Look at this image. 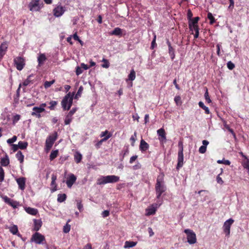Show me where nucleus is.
Here are the masks:
<instances>
[{"instance_id":"f257e3e1","label":"nucleus","mask_w":249,"mask_h":249,"mask_svg":"<svg viewBox=\"0 0 249 249\" xmlns=\"http://www.w3.org/2000/svg\"><path fill=\"white\" fill-rule=\"evenodd\" d=\"M164 174L161 173L159 175L157 178L155 184V191L156 198L158 200L157 201V203L156 204V207L160 206L161 204L162 200H160V197L162 194L165 192L166 190V187L164 182Z\"/></svg>"},{"instance_id":"f03ea898","label":"nucleus","mask_w":249,"mask_h":249,"mask_svg":"<svg viewBox=\"0 0 249 249\" xmlns=\"http://www.w3.org/2000/svg\"><path fill=\"white\" fill-rule=\"evenodd\" d=\"M119 180V177L115 175H108L101 176L97 180V184L102 185L107 183H113L117 182Z\"/></svg>"},{"instance_id":"7ed1b4c3","label":"nucleus","mask_w":249,"mask_h":249,"mask_svg":"<svg viewBox=\"0 0 249 249\" xmlns=\"http://www.w3.org/2000/svg\"><path fill=\"white\" fill-rule=\"evenodd\" d=\"M74 93L69 92L61 101L62 107L64 110H68L72 106Z\"/></svg>"},{"instance_id":"20e7f679","label":"nucleus","mask_w":249,"mask_h":249,"mask_svg":"<svg viewBox=\"0 0 249 249\" xmlns=\"http://www.w3.org/2000/svg\"><path fill=\"white\" fill-rule=\"evenodd\" d=\"M179 150L178 152V164L177 166V169L178 170L179 168L182 167L183 165V143L182 142L180 141L178 144Z\"/></svg>"},{"instance_id":"39448f33","label":"nucleus","mask_w":249,"mask_h":249,"mask_svg":"<svg viewBox=\"0 0 249 249\" xmlns=\"http://www.w3.org/2000/svg\"><path fill=\"white\" fill-rule=\"evenodd\" d=\"M184 232L186 234L187 242L190 244H194L196 242V234L193 231L188 229H185Z\"/></svg>"},{"instance_id":"423d86ee","label":"nucleus","mask_w":249,"mask_h":249,"mask_svg":"<svg viewBox=\"0 0 249 249\" xmlns=\"http://www.w3.org/2000/svg\"><path fill=\"white\" fill-rule=\"evenodd\" d=\"M14 63L16 67V68L18 71H21L25 65V59L22 56H18L14 58Z\"/></svg>"},{"instance_id":"0eeeda50","label":"nucleus","mask_w":249,"mask_h":249,"mask_svg":"<svg viewBox=\"0 0 249 249\" xmlns=\"http://www.w3.org/2000/svg\"><path fill=\"white\" fill-rule=\"evenodd\" d=\"M29 7L31 11H38L41 8V4L39 0H32L29 4Z\"/></svg>"},{"instance_id":"6e6552de","label":"nucleus","mask_w":249,"mask_h":249,"mask_svg":"<svg viewBox=\"0 0 249 249\" xmlns=\"http://www.w3.org/2000/svg\"><path fill=\"white\" fill-rule=\"evenodd\" d=\"M233 222L234 220L232 218H230L226 220L224 223L223 226V231L227 236H229L230 234L231 227Z\"/></svg>"},{"instance_id":"1a4fd4ad","label":"nucleus","mask_w":249,"mask_h":249,"mask_svg":"<svg viewBox=\"0 0 249 249\" xmlns=\"http://www.w3.org/2000/svg\"><path fill=\"white\" fill-rule=\"evenodd\" d=\"M66 11V7L58 5L53 9V14L55 17H60L63 15Z\"/></svg>"},{"instance_id":"9d476101","label":"nucleus","mask_w":249,"mask_h":249,"mask_svg":"<svg viewBox=\"0 0 249 249\" xmlns=\"http://www.w3.org/2000/svg\"><path fill=\"white\" fill-rule=\"evenodd\" d=\"M2 198L6 203L11 206L14 209L17 208L18 207L20 206V204L19 202L11 199V198H9L7 196H3L2 197Z\"/></svg>"},{"instance_id":"9b49d317","label":"nucleus","mask_w":249,"mask_h":249,"mask_svg":"<svg viewBox=\"0 0 249 249\" xmlns=\"http://www.w3.org/2000/svg\"><path fill=\"white\" fill-rule=\"evenodd\" d=\"M31 240L36 244H40L45 240V238L42 234L36 232L32 235Z\"/></svg>"},{"instance_id":"f8f14e48","label":"nucleus","mask_w":249,"mask_h":249,"mask_svg":"<svg viewBox=\"0 0 249 249\" xmlns=\"http://www.w3.org/2000/svg\"><path fill=\"white\" fill-rule=\"evenodd\" d=\"M76 110L77 108H73L70 111L65 117L64 121L65 124L68 125L71 123L72 119V116Z\"/></svg>"},{"instance_id":"ddd939ff","label":"nucleus","mask_w":249,"mask_h":249,"mask_svg":"<svg viewBox=\"0 0 249 249\" xmlns=\"http://www.w3.org/2000/svg\"><path fill=\"white\" fill-rule=\"evenodd\" d=\"M157 134L159 136V139L160 143H164L166 142V132L163 128H161L157 130Z\"/></svg>"},{"instance_id":"4468645a","label":"nucleus","mask_w":249,"mask_h":249,"mask_svg":"<svg viewBox=\"0 0 249 249\" xmlns=\"http://www.w3.org/2000/svg\"><path fill=\"white\" fill-rule=\"evenodd\" d=\"M136 77V72L135 71L132 69L130 73L128 75L127 79H125V81L127 82L128 87H131L133 85L132 81H133Z\"/></svg>"},{"instance_id":"2eb2a0df","label":"nucleus","mask_w":249,"mask_h":249,"mask_svg":"<svg viewBox=\"0 0 249 249\" xmlns=\"http://www.w3.org/2000/svg\"><path fill=\"white\" fill-rule=\"evenodd\" d=\"M57 138V133L56 132H54L52 135H50L46 139L45 144L53 145L54 142Z\"/></svg>"},{"instance_id":"dca6fc26","label":"nucleus","mask_w":249,"mask_h":249,"mask_svg":"<svg viewBox=\"0 0 249 249\" xmlns=\"http://www.w3.org/2000/svg\"><path fill=\"white\" fill-rule=\"evenodd\" d=\"M33 111L31 113L32 115L39 118L41 117L40 113L44 111L45 109L43 107H33Z\"/></svg>"},{"instance_id":"f3484780","label":"nucleus","mask_w":249,"mask_h":249,"mask_svg":"<svg viewBox=\"0 0 249 249\" xmlns=\"http://www.w3.org/2000/svg\"><path fill=\"white\" fill-rule=\"evenodd\" d=\"M16 181L18 184V188L24 190L25 188L26 178L24 177H20L16 179Z\"/></svg>"},{"instance_id":"a211bd4d","label":"nucleus","mask_w":249,"mask_h":249,"mask_svg":"<svg viewBox=\"0 0 249 249\" xmlns=\"http://www.w3.org/2000/svg\"><path fill=\"white\" fill-rule=\"evenodd\" d=\"M76 180V177L72 174L69 176L68 179L66 181V184L69 188H71L73 183Z\"/></svg>"},{"instance_id":"6ab92c4d","label":"nucleus","mask_w":249,"mask_h":249,"mask_svg":"<svg viewBox=\"0 0 249 249\" xmlns=\"http://www.w3.org/2000/svg\"><path fill=\"white\" fill-rule=\"evenodd\" d=\"M199 20V18L196 17L194 18L191 19V20H189V28L190 30L193 31V26L195 25H198V21Z\"/></svg>"},{"instance_id":"aec40b11","label":"nucleus","mask_w":249,"mask_h":249,"mask_svg":"<svg viewBox=\"0 0 249 249\" xmlns=\"http://www.w3.org/2000/svg\"><path fill=\"white\" fill-rule=\"evenodd\" d=\"M149 147V144L143 139L141 140L140 145V149L142 152H145Z\"/></svg>"},{"instance_id":"412c9836","label":"nucleus","mask_w":249,"mask_h":249,"mask_svg":"<svg viewBox=\"0 0 249 249\" xmlns=\"http://www.w3.org/2000/svg\"><path fill=\"white\" fill-rule=\"evenodd\" d=\"M167 44L168 46L169 55L171 57V59L173 60L175 57V50L172 47L171 44L168 40L167 41Z\"/></svg>"},{"instance_id":"4be33fe9","label":"nucleus","mask_w":249,"mask_h":249,"mask_svg":"<svg viewBox=\"0 0 249 249\" xmlns=\"http://www.w3.org/2000/svg\"><path fill=\"white\" fill-rule=\"evenodd\" d=\"M111 136H112V134L110 133H109L107 130H106L105 131L102 132L100 134V136L101 137H105L100 141V142L106 141L109 138H110L111 137Z\"/></svg>"},{"instance_id":"5701e85b","label":"nucleus","mask_w":249,"mask_h":249,"mask_svg":"<svg viewBox=\"0 0 249 249\" xmlns=\"http://www.w3.org/2000/svg\"><path fill=\"white\" fill-rule=\"evenodd\" d=\"M209 142L207 140H203L202 141L203 145L201 146L198 150L200 153L204 154L206 152L207 149V145H208Z\"/></svg>"},{"instance_id":"b1692460","label":"nucleus","mask_w":249,"mask_h":249,"mask_svg":"<svg viewBox=\"0 0 249 249\" xmlns=\"http://www.w3.org/2000/svg\"><path fill=\"white\" fill-rule=\"evenodd\" d=\"M47 58L44 53H41L37 57V61L38 63V66H42L46 60Z\"/></svg>"},{"instance_id":"393cba45","label":"nucleus","mask_w":249,"mask_h":249,"mask_svg":"<svg viewBox=\"0 0 249 249\" xmlns=\"http://www.w3.org/2000/svg\"><path fill=\"white\" fill-rule=\"evenodd\" d=\"M25 210L28 213L33 215H36L37 213V210L36 209L31 207H26Z\"/></svg>"},{"instance_id":"a878e982","label":"nucleus","mask_w":249,"mask_h":249,"mask_svg":"<svg viewBox=\"0 0 249 249\" xmlns=\"http://www.w3.org/2000/svg\"><path fill=\"white\" fill-rule=\"evenodd\" d=\"M0 164L3 166H6L9 164V159L7 155L1 159Z\"/></svg>"},{"instance_id":"bb28decb","label":"nucleus","mask_w":249,"mask_h":249,"mask_svg":"<svg viewBox=\"0 0 249 249\" xmlns=\"http://www.w3.org/2000/svg\"><path fill=\"white\" fill-rule=\"evenodd\" d=\"M82 156L79 152H76L74 155V159L77 163H79L82 160Z\"/></svg>"},{"instance_id":"cd10ccee","label":"nucleus","mask_w":249,"mask_h":249,"mask_svg":"<svg viewBox=\"0 0 249 249\" xmlns=\"http://www.w3.org/2000/svg\"><path fill=\"white\" fill-rule=\"evenodd\" d=\"M156 211V208L155 207H150L146 209V215H153L155 213Z\"/></svg>"},{"instance_id":"c85d7f7f","label":"nucleus","mask_w":249,"mask_h":249,"mask_svg":"<svg viewBox=\"0 0 249 249\" xmlns=\"http://www.w3.org/2000/svg\"><path fill=\"white\" fill-rule=\"evenodd\" d=\"M41 226V222L36 220H34V230L35 231H37L39 230Z\"/></svg>"},{"instance_id":"c756f323","label":"nucleus","mask_w":249,"mask_h":249,"mask_svg":"<svg viewBox=\"0 0 249 249\" xmlns=\"http://www.w3.org/2000/svg\"><path fill=\"white\" fill-rule=\"evenodd\" d=\"M16 157L20 163H22L23 162L24 156L20 151L17 152L16 155Z\"/></svg>"},{"instance_id":"7c9ffc66","label":"nucleus","mask_w":249,"mask_h":249,"mask_svg":"<svg viewBox=\"0 0 249 249\" xmlns=\"http://www.w3.org/2000/svg\"><path fill=\"white\" fill-rule=\"evenodd\" d=\"M112 35H115V36H120L122 34V30L118 28H115L110 33Z\"/></svg>"},{"instance_id":"2f4dec72","label":"nucleus","mask_w":249,"mask_h":249,"mask_svg":"<svg viewBox=\"0 0 249 249\" xmlns=\"http://www.w3.org/2000/svg\"><path fill=\"white\" fill-rule=\"evenodd\" d=\"M198 105L200 107L202 108V109H203L205 110V112L206 114H209L210 113L209 108L208 107H207L206 106H205L202 102L200 101L198 103Z\"/></svg>"},{"instance_id":"473e14b6","label":"nucleus","mask_w":249,"mask_h":249,"mask_svg":"<svg viewBox=\"0 0 249 249\" xmlns=\"http://www.w3.org/2000/svg\"><path fill=\"white\" fill-rule=\"evenodd\" d=\"M58 154V150L52 151L50 155V160H53L55 158L57 157Z\"/></svg>"},{"instance_id":"72a5a7b5","label":"nucleus","mask_w":249,"mask_h":249,"mask_svg":"<svg viewBox=\"0 0 249 249\" xmlns=\"http://www.w3.org/2000/svg\"><path fill=\"white\" fill-rule=\"evenodd\" d=\"M242 165L244 168L248 169L249 171V159L246 157V159H244L242 161Z\"/></svg>"},{"instance_id":"f704fd0d","label":"nucleus","mask_w":249,"mask_h":249,"mask_svg":"<svg viewBox=\"0 0 249 249\" xmlns=\"http://www.w3.org/2000/svg\"><path fill=\"white\" fill-rule=\"evenodd\" d=\"M207 18L210 20V24L213 25L215 22V19L213 16V14L208 12L207 15Z\"/></svg>"},{"instance_id":"c9c22d12","label":"nucleus","mask_w":249,"mask_h":249,"mask_svg":"<svg viewBox=\"0 0 249 249\" xmlns=\"http://www.w3.org/2000/svg\"><path fill=\"white\" fill-rule=\"evenodd\" d=\"M205 92L204 94L205 99L208 103H211L212 102V100H211L210 97L209 95L208 89L206 87L205 88Z\"/></svg>"},{"instance_id":"e433bc0d","label":"nucleus","mask_w":249,"mask_h":249,"mask_svg":"<svg viewBox=\"0 0 249 249\" xmlns=\"http://www.w3.org/2000/svg\"><path fill=\"white\" fill-rule=\"evenodd\" d=\"M19 148L21 149H25L28 146L27 142L20 141L18 143Z\"/></svg>"},{"instance_id":"4c0bfd02","label":"nucleus","mask_w":249,"mask_h":249,"mask_svg":"<svg viewBox=\"0 0 249 249\" xmlns=\"http://www.w3.org/2000/svg\"><path fill=\"white\" fill-rule=\"evenodd\" d=\"M137 244V242L127 241H125V248H132L136 246Z\"/></svg>"},{"instance_id":"58836bf2","label":"nucleus","mask_w":249,"mask_h":249,"mask_svg":"<svg viewBox=\"0 0 249 249\" xmlns=\"http://www.w3.org/2000/svg\"><path fill=\"white\" fill-rule=\"evenodd\" d=\"M66 199V195L65 194H58L57 197V201L59 202H62L64 201Z\"/></svg>"},{"instance_id":"ea45409f","label":"nucleus","mask_w":249,"mask_h":249,"mask_svg":"<svg viewBox=\"0 0 249 249\" xmlns=\"http://www.w3.org/2000/svg\"><path fill=\"white\" fill-rule=\"evenodd\" d=\"M102 62H103V64L101 65V66L104 68H109V61L105 59V58H103L102 60Z\"/></svg>"},{"instance_id":"a19ab883","label":"nucleus","mask_w":249,"mask_h":249,"mask_svg":"<svg viewBox=\"0 0 249 249\" xmlns=\"http://www.w3.org/2000/svg\"><path fill=\"white\" fill-rule=\"evenodd\" d=\"M83 91V87L81 86L79 88L78 91L74 97V98L78 99L79 97H80L81 95V94H82Z\"/></svg>"},{"instance_id":"79ce46f5","label":"nucleus","mask_w":249,"mask_h":249,"mask_svg":"<svg viewBox=\"0 0 249 249\" xmlns=\"http://www.w3.org/2000/svg\"><path fill=\"white\" fill-rule=\"evenodd\" d=\"M223 173V169H221V172L216 177V181L217 182L218 184H220L221 185L223 184L224 183L223 180H222V178L220 177V176Z\"/></svg>"},{"instance_id":"37998d69","label":"nucleus","mask_w":249,"mask_h":249,"mask_svg":"<svg viewBox=\"0 0 249 249\" xmlns=\"http://www.w3.org/2000/svg\"><path fill=\"white\" fill-rule=\"evenodd\" d=\"M7 48H8L7 44L5 42H4L1 44V45L0 46V50L5 53L7 51Z\"/></svg>"},{"instance_id":"c03bdc74","label":"nucleus","mask_w":249,"mask_h":249,"mask_svg":"<svg viewBox=\"0 0 249 249\" xmlns=\"http://www.w3.org/2000/svg\"><path fill=\"white\" fill-rule=\"evenodd\" d=\"M10 231L13 234H16L18 232V229L17 226L14 225L10 228Z\"/></svg>"},{"instance_id":"a18cd8bd","label":"nucleus","mask_w":249,"mask_h":249,"mask_svg":"<svg viewBox=\"0 0 249 249\" xmlns=\"http://www.w3.org/2000/svg\"><path fill=\"white\" fill-rule=\"evenodd\" d=\"M71 230V225H69L68 223L63 227V232L64 233H68Z\"/></svg>"},{"instance_id":"49530a36","label":"nucleus","mask_w":249,"mask_h":249,"mask_svg":"<svg viewBox=\"0 0 249 249\" xmlns=\"http://www.w3.org/2000/svg\"><path fill=\"white\" fill-rule=\"evenodd\" d=\"M217 162L219 164H224L227 165H230L231 164V162L230 160H218Z\"/></svg>"},{"instance_id":"de8ad7c7","label":"nucleus","mask_w":249,"mask_h":249,"mask_svg":"<svg viewBox=\"0 0 249 249\" xmlns=\"http://www.w3.org/2000/svg\"><path fill=\"white\" fill-rule=\"evenodd\" d=\"M54 80L50 81H46L44 85L45 88L47 89L50 87L54 83Z\"/></svg>"},{"instance_id":"09e8293b","label":"nucleus","mask_w":249,"mask_h":249,"mask_svg":"<svg viewBox=\"0 0 249 249\" xmlns=\"http://www.w3.org/2000/svg\"><path fill=\"white\" fill-rule=\"evenodd\" d=\"M4 172L2 167H0V182H1L4 180Z\"/></svg>"},{"instance_id":"8fccbe9b","label":"nucleus","mask_w":249,"mask_h":249,"mask_svg":"<svg viewBox=\"0 0 249 249\" xmlns=\"http://www.w3.org/2000/svg\"><path fill=\"white\" fill-rule=\"evenodd\" d=\"M49 104L50 105V106L49 108L51 110H53L54 107L57 104V102L55 101H52L49 103Z\"/></svg>"},{"instance_id":"3c124183","label":"nucleus","mask_w":249,"mask_h":249,"mask_svg":"<svg viewBox=\"0 0 249 249\" xmlns=\"http://www.w3.org/2000/svg\"><path fill=\"white\" fill-rule=\"evenodd\" d=\"M31 75H29L27 78L23 82L22 85L24 86H27L29 85L31 83V81L30 80V78L31 77Z\"/></svg>"},{"instance_id":"603ef678","label":"nucleus","mask_w":249,"mask_h":249,"mask_svg":"<svg viewBox=\"0 0 249 249\" xmlns=\"http://www.w3.org/2000/svg\"><path fill=\"white\" fill-rule=\"evenodd\" d=\"M136 132H135L134 133V135H133L130 139V141L131 142V144L132 146H133L134 145V143L136 141Z\"/></svg>"},{"instance_id":"864d4df0","label":"nucleus","mask_w":249,"mask_h":249,"mask_svg":"<svg viewBox=\"0 0 249 249\" xmlns=\"http://www.w3.org/2000/svg\"><path fill=\"white\" fill-rule=\"evenodd\" d=\"M17 137L16 136H14L12 138L9 139L7 140V142L9 144H11L17 141Z\"/></svg>"},{"instance_id":"5fc2aeb1","label":"nucleus","mask_w":249,"mask_h":249,"mask_svg":"<svg viewBox=\"0 0 249 249\" xmlns=\"http://www.w3.org/2000/svg\"><path fill=\"white\" fill-rule=\"evenodd\" d=\"M227 65L228 68L230 70H233L235 67L234 64L231 61H229L227 63Z\"/></svg>"},{"instance_id":"6e6d98bb","label":"nucleus","mask_w":249,"mask_h":249,"mask_svg":"<svg viewBox=\"0 0 249 249\" xmlns=\"http://www.w3.org/2000/svg\"><path fill=\"white\" fill-rule=\"evenodd\" d=\"M77 207L78 210L80 212H81L83 211V205L82 204V202L81 201H77Z\"/></svg>"},{"instance_id":"4d7b16f0","label":"nucleus","mask_w":249,"mask_h":249,"mask_svg":"<svg viewBox=\"0 0 249 249\" xmlns=\"http://www.w3.org/2000/svg\"><path fill=\"white\" fill-rule=\"evenodd\" d=\"M174 101L177 105L180 104L181 103V98L179 96H176L174 98Z\"/></svg>"},{"instance_id":"13d9d810","label":"nucleus","mask_w":249,"mask_h":249,"mask_svg":"<svg viewBox=\"0 0 249 249\" xmlns=\"http://www.w3.org/2000/svg\"><path fill=\"white\" fill-rule=\"evenodd\" d=\"M75 72H76V74L77 75H79L83 72V70H82L81 67L78 66L76 68V71Z\"/></svg>"},{"instance_id":"bf43d9fd","label":"nucleus","mask_w":249,"mask_h":249,"mask_svg":"<svg viewBox=\"0 0 249 249\" xmlns=\"http://www.w3.org/2000/svg\"><path fill=\"white\" fill-rule=\"evenodd\" d=\"M56 179V177L54 175H52V182H51V185L53 186L55 185V187H56L55 185V181Z\"/></svg>"},{"instance_id":"052dcab7","label":"nucleus","mask_w":249,"mask_h":249,"mask_svg":"<svg viewBox=\"0 0 249 249\" xmlns=\"http://www.w3.org/2000/svg\"><path fill=\"white\" fill-rule=\"evenodd\" d=\"M187 15L189 20H191L192 19L193 13L190 9L188 10Z\"/></svg>"},{"instance_id":"680f3d73","label":"nucleus","mask_w":249,"mask_h":249,"mask_svg":"<svg viewBox=\"0 0 249 249\" xmlns=\"http://www.w3.org/2000/svg\"><path fill=\"white\" fill-rule=\"evenodd\" d=\"M156 36L155 35H154V38L151 42V48L152 49H154L155 45H156Z\"/></svg>"},{"instance_id":"e2e57ef3","label":"nucleus","mask_w":249,"mask_h":249,"mask_svg":"<svg viewBox=\"0 0 249 249\" xmlns=\"http://www.w3.org/2000/svg\"><path fill=\"white\" fill-rule=\"evenodd\" d=\"M109 214V211L108 210H105L102 213V216L103 217H106L108 216Z\"/></svg>"},{"instance_id":"0e129e2a","label":"nucleus","mask_w":249,"mask_h":249,"mask_svg":"<svg viewBox=\"0 0 249 249\" xmlns=\"http://www.w3.org/2000/svg\"><path fill=\"white\" fill-rule=\"evenodd\" d=\"M230 1V5L229 6V9H232L234 5V0H229Z\"/></svg>"},{"instance_id":"69168bd1","label":"nucleus","mask_w":249,"mask_h":249,"mask_svg":"<svg viewBox=\"0 0 249 249\" xmlns=\"http://www.w3.org/2000/svg\"><path fill=\"white\" fill-rule=\"evenodd\" d=\"M220 47H221L220 44H217L216 45V48H217L216 53H217V54L218 56H221V54H220Z\"/></svg>"},{"instance_id":"338daca9","label":"nucleus","mask_w":249,"mask_h":249,"mask_svg":"<svg viewBox=\"0 0 249 249\" xmlns=\"http://www.w3.org/2000/svg\"><path fill=\"white\" fill-rule=\"evenodd\" d=\"M19 148L18 144H13L12 145V149L13 150L14 152H15L18 150V149Z\"/></svg>"},{"instance_id":"774afa93","label":"nucleus","mask_w":249,"mask_h":249,"mask_svg":"<svg viewBox=\"0 0 249 249\" xmlns=\"http://www.w3.org/2000/svg\"><path fill=\"white\" fill-rule=\"evenodd\" d=\"M137 158H138L137 156H136V155L133 156L132 157H131V158L130 159L129 162L130 163H132Z\"/></svg>"}]
</instances>
